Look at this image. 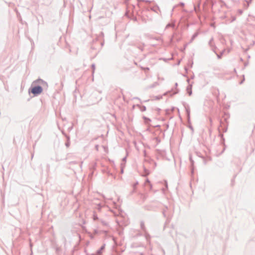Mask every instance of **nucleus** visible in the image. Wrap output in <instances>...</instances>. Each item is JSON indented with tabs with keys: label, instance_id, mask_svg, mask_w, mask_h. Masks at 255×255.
<instances>
[{
	"label": "nucleus",
	"instance_id": "nucleus-13",
	"mask_svg": "<svg viewBox=\"0 0 255 255\" xmlns=\"http://www.w3.org/2000/svg\"><path fill=\"white\" fill-rule=\"evenodd\" d=\"M141 228L143 229V225L142 223H141Z\"/></svg>",
	"mask_w": 255,
	"mask_h": 255
},
{
	"label": "nucleus",
	"instance_id": "nucleus-14",
	"mask_svg": "<svg viewBox=\"0 0 255 255\" xmlns=\"http://www.w3.org/2000/svg\"><path fill=\"white\" fill-rule=\"evenodd\" d=\"M66 145L67 147H68V146H69V143H66Z\"/></svg>",
	"mask_w": 255,
	"mask_h": 255
},
{
	"label": "nucleus",
	"instance_id": "nucleus-1",
	"mask_svg": "<svg viewBox=\"0 0 255 255\" xmlns=\"http://www.w3.org/2000/svg\"><path fill=\"white\" fill-rule=\"evenodd\" d=\"M43 89L40 86H35L31 89V93L34 95H39L42 93Z\"/></svg>",
	"mask_w": 255,
	"mask_h": 255
},
{
	"label": "nucleus",
	"instance_id": "nucleus-4",
	"mask_svg": "<svg viewBox=\"0 0 255 255\" xmlns=\"http://www.w3.org/2000/svg\"><path fill=\"white\" fill-rule=\"evenodd\" d=\"M102 251L101 249L99 250L96 254H93V255H101L102 254Z\"/></svg>",
	"mask_w": 255,
	"mask_h": 255
},
{
	"label": "nucleus",
	"instance_id": "nucleus-10",
	"mask_svg": "<svg viewBox=\"0 0 255 255\" xmlns=\"http://www.w3.org/2000/svg\"><path fill=\"white\" fill-rule=\"evenodd\" d=\"M223 52H222L221 53V55H218V54L217 55V56H218V58H219V59H220V58H221V55L223 54Z\"/></svg>",
	"mask_w": 255,
	"mask_h": 255
},
{
	"label": "nucleus",
	"instance_id": "nucleus-15",
	"mask_svg": "<svg viewBox=\"0 0 255 255\" xmlns=\"http://www.w3.org/2000/svg\"><path fill=\"white\" fill-rule=\"evenodd\" d=\"M251 1H252V0H250L249 2H248V5H249V2H250Z\"/></svg>",
	"mask_w": 255,
	"mask_h": 255
},
{
	"label": "nucleus",
	"instance_id": "nucleus-7",
	"mask_svg": "<svg viewBox=\"0 0 255 255\" xmlns=\"http://www.w3.org/2000/svg\"><path fill=\"white\" fill-rule=\"evenodd\" d=\"M98 219V217L97 215L94 213L93 215V220L95 221Z\"/></svg>",
	"mask_w": 255,
	"mask_h": 255
},
{
	"label": "nucleus",
	"instance_id": "nucleus-19",
	"mask_svg": "<svg viewBox=\"0 0 255 255\" xmlns=\"http://www.w3.org/2000/svg\"><path fill=\"white\" fill-rule=\"evenodd\" d=\"M95 233H97V231L96 230V231H95Z\"/></svg>",
	"mask_w": 255,
	"mask_h": 255
},
{
	"label": "nucleus",
	"instance_id": "nucleus-2",
	"mask_svg": "<svg viewBox=\"0 0 255 255\" xmlns=\"http://www.w3.org/2000/svg\"><path fill=\"white\" fill-rule=\"evenodd\" d=\"M44 84L45 82L44 81H43L41 79H38L37 80H35V81L33 82V84Z\"/></svg>",
	"mask_w": 255,
	"mask_h": 255
},
{
	"label": "nucleus",
	"instance_id": "nucleus-11",
	"mask_svg": "<svg viewBox=\"0 0 255 255\" xmlns=\"http://www.w3.org/2000/svg\"><path fill=\"white\" fill-rule=\"evenodd\" d=\"M105 248V245H103L101 247V248H100L101 250L103 251Z\"/></svg>",
	"mask_w": 255,
	"mask_h": 255
},
{
	"label": "nucleus",
	"instance_id": "nucleus-18",
	"mask_svg": "<svg viewBox=\"0 0 255 255\" xmlns=\"http://www.w3.org/2000/svg\"><path fill=\"white\" fill-rule=\"evenodd\" d=\"M126 160V157L123 158V160L125 161Z\"/></svg>",
	"mask_w": 255,
	"mask_h": 255
},
{
	"label": "nucleus",
	"instance_id": "nucleus-3",
	"mask_svg": "<svg viewBox=\"0 0 255 255\" xmlns=\"http://www.w3.org/2000/svg\"><path fill=\"white\" fill-rule=\"evenodd\" d=\"M197 35H198V33L197 32L194 33L193 34V35L192 36V38H191V39L190 40V42H191L194 39V38L197 37Z\"/></svg>",
	"mask_w": 255,
	"mask_h": 255
},
{
	"label": "nucleus",
	"instance_id": "nucleus-6",
	"mask_svg": "<svg viewBox=\"0 0 255 255\" xmlns=\"http://www.w3.org/2000/svg\"><path fill=\"white\" fill-rule=\"evenodd\" d=\"M101 222L102 223V224L104 225V226H108V223L105 222V221H104L102 220H101Z\"/></svg>",
	"mask_w": 255,
	"mask_h": 255
},
{
	"label": "nucleus",
	"instance_id": "nucleus-9",
	"mask_svg": "<svg viewBox=\"0 0 255 255\" xmlns=\"http://www.w3.org/2000/svg\"><path fill=\"white\" fill-rule=\"evenodd\" d=\"M92 69H93V73L94 72V70H95V65L92 64Z\"/></svg>",
	"mask_w": 255,
	"mask_h": 255
},
{
	"label": "nucleus",
	"instance_id": "nucleus-16",
	"mask_svg": "<svg viewBox=\"0 0 255 255\" xmlns=\"http://www.w3.org/2000/svg\"><path fill=\"white\" fill-rule=\"evenodd\" d=\"M146 182H148V183H149V181L148 179H147V180H146Z\"/></svg>",
	"mask_w": 255,
	"mask_h": 255
},
{
	"label": "nucleus",
	"instance_id": "nucleus-8",
	"mask_svg": "<svg viewBox=\"0 0 255 255\" xmlns=\"http://www.w3.org/2000/svg\"><path fill=\"white\" fill-rule=\"evenodd\" d=\"M174 25L173 24H168L166 25V28L170 27V26L174 27Z\"/></svg>",
	"mask_w": 255,
	"mask_h": 255
},
{
	"label": "nucleus",
	"instance_id": "nucleus-12",
	"mask_svg": "<svg viewBox=\"0 0 255 255\" xmlns=\"http://www.w3.org/2000/svg\"><path fill=\"white\" fill-rule=\"evenodd\" d=\"M212 41H213V39H211L210 40V41H209V44H210V45H211V43H212Z\"/></svg>",
	"mask_w": 255,
	"mask_h": 255
},
{
	"label": "nucleus",
	"instance_id": "nucleus-17",
	"mask_svg": "<svg viewBox=\"0 0 255 255\" xmlns=\"http://www.w3.org/2000/svg\"><path fill=\"white\" fill-rule=\"evenodd\" d=\"M243 81H244V80H243V81H242L240 82V84H241L243 83Z\"/></svg>",
	"mask_w": 255,
	"mask_h": 255
},
{
	"label": "nucleus",
	"instance_id": "nucleus-5",
	"mask_svg": "<svg viewBox=\"0 0 255 255\" xmlns=\"http://www.w3.org/2000/svg\"><path fill=\"white\" fill-rule=\"evenodd\" d=\"M187 90L188 91L189 95L190 96L192 94V91H191V88L190 87H188L187 88Z\"/></svg>",
	"mask_w": 255,
	"mask_h": 255
}]
</instances>
